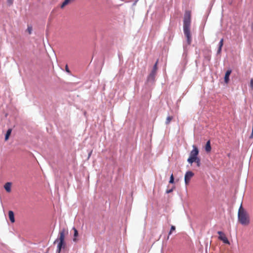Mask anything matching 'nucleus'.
Here are the masks:
<instances>
[{"mask_svg":"<svg viewBox=\"0 0 253 253\" xmlns=\"http://www.w3.org/2000/svg\"><path fill=\"white\" fill-rule=\"evenodd\" d=\"M191 15L189 11H186L185 13L183 23V32L186 38L187 44H190L192 42L190 33Z\"/></svg>","mask_w":253,"mask_h":253,"instance_id":"1","label":"nucleus"},{"mask_svg":"<svg viewBox=\"0 0 253 253\" xmlns=\"http://www.w3.org/2000/svg\"><path fill=\"white\" fill-rule=\"evenodd\" d=\"M238 219L243 225H248L250 223L249 215L247 212L241 206L238 211Z\"/></svg>","mask_w":253,"mask_h":253,"instance_id":"2","label":"nucleus"},{"mask_svg":"<svg viewBox=\"0 0 253 253\" xmlns=\"http://www.w3.org/2000/svg\"><path fill=\"white\" fill-rule=\"evenodd\" d=\"M68 230L67 229L64 228L61 229L59 232V235H58V238L54 241V244L56 243V242H65V236L67 235H68Z\"/></svg>","mask_w":253,"mask_h":253,"instance_id":"3","label":"nucleus"},{"mask_svg":"<svg viewBox=\"0 0 253 253\" xmlns=\"http://www.w3.org/2000/svg\"><path fill=\"white\" fill-rule=\"evenodd\" d=\"M157 70V64H155L153 66V68L148 77V81L150 82H153L154 81L156 72Z\"/></svg>","mask_w":253,"mask_h":253,"instance_id":"4","label":"nucleus"},{"mask_svg":"<svg viewBox=\"0 0 253 253\" xmlns=\"http://www.w3.org/2000/svg\"><path fill=\"white\" fill-rule=\"evenodd\" d=\"M194 173L191 171H187L184 177L185 184L187 185L189 184L191 178L193 176Z\"/></svg>","mask_w":253,"mask_h":253,"instance_id":"5","label":"nucleus"},{"mask_svg":"<svg viewBox=\"0 0 253 253\" xmlns=\"http://www.w3.org/2000/svg\"><path fill=\"white\" fill-rule=\"evenodd\" d=\"M57 243V248L56 250V253H60L62 249H64L66 247V243L65 242H56Z\"/></svg>","mask_w":253,"mask_h":253,"instance_id":"6","label":"nucleus"},{"mask_svg":"<svg viewBox=\"0 0 253 253\" xmlns=\"http://www.w3.org/2000/svg\"><path fill=\"white\" fill-rule=\"evenodd\" d=\"M217 233L219 235V239L220 240L222 241L224 243L229 244L228 239L223 233H222L221 231H218Z\"/></svg>","mask_w":253,"mask_h":253,"instance_id":"7","label":"nucleus"},{"mask_svg":"<svg viewBox=\"0 0 253 253\" xmlns=\"http://www.w3.org/2000/svg\"><path fill=\"white\" fill-rule=\"evenodd\" d=\"M198 153L199 151L198 148L195 146L194 145L193 149L190 153V157H197Z\"/></svg>","mask_w":253,"mask_h":253,"instance_id":"8","label":"nucleus"},{"mask_svg":"<svg viewBox=\"0 0 253 253\" xmlns=\"http://www.w3.org/2000/svg\"><path fill=\"white\" fill-rule=\"evenodd\" d=\"M231 73V70H228L226 71L225 77H224V81L227 84L229 80V76L230 75Z\"/></svg>","mask_w":253,"mask_h":253,"instance_id":"9","label":"nucleus"},{"mask_svg":"<svg viewBox=\"0 0 253 253\" xmlns=\"http://www.w3.org/2000/svg\"><path fill=\"white\" fill-rule=\"evenodd\" d=\"M8 216L10 221L12 223H14L15 222V218L14 212L12 211H8Z\"/></svg>","mask_w":253,"mask_h":253,"instance_id":"10","label":"nucleus"},{"mask_svg":"<svg viewBox=\"0 0 253 253\" xmlns=\"http://www.w3.org/2000/svg\"><path fill=\"white\" fill-rule=\"evenodd\" d=\"M11 182H7L4 185V188L5 190L7 192H10L11 191Z\"/></svg>","mask_w":253,"mask_h":253,"instance_id":"11","label":"nucleus"},{"mask_svg":"<svg viewBox=\"0 0 253 253\" xmlns=\"http://www.w3.org/2000/svg\"><path fill=\"white\" fill-rule=\"evenodd\" d=\"M73 230L74 231V238L73 240L74 242H76L78 240L77 238L78 236V231L75 227L73 228Z\"/></svg>","mask_w":253,"mask_h":253,"instance_id":"12","label":"nucleus"},{"mask_svg":"<svg viewBox=\"0 0 253 253\" xmlns=\"http://www.w3.org/2000/svg\"><path fill=\"white\" fill-rule=\"evenodd\" d=\"M74 0H65L61 5V8H63L66 5L73 2Z\"/></svg>","mask_w":253,"mask_h":253,"instance_id":"13","label":"nucleus"},{"mask_svg":"<svg viewBox=\"0 0 253 253\" xmlns=\"http://www.w3.org/2000/svg\"><path fill=\"white\" fill-rule=\"evenodd\" d=\"M205 150L208 152L211 151V144H210V141H208L207 142L206 146H205Z\"/></svg>","mask_w":253,"mask_h":253,"instance_id":"14","label":"nucleus"},{"mask_svg":"<svg viewBox=\"0 0 253 253\" xmlns=\"http://www.w3.org/2000/svg\"><path fill=\"white\" fill-rule=\"evenodd\" d=\"M198 158V157H189V158L187 160V161L189 163L192 164L194 162H195Z\"/></svg>","mask_w":253,"mask_h":253,"instance_id":"15","label":"nucleus"},{"mask_svg":"<svg viewBox=\"0 0 253 253\" xmlns=\"http://www.w3.org/2000/svg\"><path fill=\"white\" fill-rule=\"evenodd\" d=\"M12 130L11 129H8L6 132V133L5 134V140H7L9 138V137L11 133Z\"/></svg>","mask_w":253,"mask_h":253,"instance_id":"16","label":"nucleus"},{"mask_svg":"<svg viewBox=\"0 0 253 253\" xmlns=\"http://www.w3.org/2000/svg\"><path fill=\"white\" fill-rule=\"evenodd\" d=\"M223 40L221 39L219 43V48H218V49L217 51L218 53H219L220 52L221 47L223 45Z\"/></svg>","mask_w":253,"mask_h":253,"instance_id":"17","label":"nucleus"},{"mask_svg":"<svg viewBox=\"0 0 253 253\" xmlns=\"http://www.w3.org/2000/svg\"><path fill=\"white\" fill-rule=\"evenodd\" d=\"M172 119V117L168 116L167 118L166 121V124L167 125L169 124L170 122V121H171Z\"/></svg>","mask_w":253,"mask_h":253,"instance_id":"18","label":"nucleus"},{"mask_svg":"<svg viewBox=\"0 0 253 253\" xmlns=\"http://www.w3.org/2000/svg\"><path fill=\"white\" fill-rule=\"evenodd\" d=\"M174 182V177L173 174H172L170 177V180L169 181V183H173Z\"/></svg>","mask_w":253,"mask_h":253,"instance_id":"19","label":"nucleus"},{"mask_svg":"<svg viewBox=\"0 0 253 253\" xmlns=\"http://www.w3.org/2000/svg\"><path fill=\"white\" fill-rule=\"evenodd\" d=\"M27 31L28 32L29 34H31L32 31V26H28L27 28Z\"/></svg>","mask_w":253,"mask_h":253,"instance_id":"20","label":"nucleus"},{"mask_svg":"<svg viewBox=\"0 0 253 253\" xmlns=\"http://www.w3.org/2000/svg\"><path fill=\"white\" fill-rule=\"evenodd\" d=\"M175 226H173V225H172V226H171V228H170V231H169V235L171 234V233H172V232L173 231L175 230Z\"/></svg>","mask_w":253,"mask_h":253,"instance_id":"21","label":"nucleus"},{"mask_svg":"<svg viewBox=\"0 0 253 253\" xmlns=\"http://www.w3.org/2000/svg\"><path fill=\"white\" fill-rule=\"evenodd\" d=\"M250 87H251V89L253 90V79H251V80Z\"/></svg>","mask_w":253,"mask_h":253,"instance_id":"22","label":"nucleus"},{"mask_svg":"<svg viewBox=\"0 0 253 253\" xmlns=\"http://www.w3.org/2000/svg\"><path fill=\"white\" fill-rule=\"evenodd\" d=\"M65 68L66 71L67 73H70V70H69V68H68L67 64H65Z\"/></svg>","mask_w":253,"mask_h":253,"instance_id":"23","label":"nucleus"},{"mask_svg":"<svg viewBox=\"0 0 253 253\" xmlns=\"http://www.w3.org/2000/svg\"><path fill=\"white\" fill-rule=\"evenodd\" d=\"M195 162L197 163L198 166H200V161L199 158L197 159V161Z\"/></svg>","mask_w":253,"mask_h":253,"instance_id":"24","label":"nucleus"},{"mask_svg":"<svg viewBox=\"0 0 253 253\" xmlns=\"http://www.w3.org/2000/svg\"><path fill=\"white\" fill-rule=\"evenodd\" d=\"M7 2L9 5L12 4L13 1L12 0H7Z\"/></svg>","mask_w":253,"mask_h":253,"instance_id":"25","label":"nucleus"},{"mask_svg":"<svg viewBox=\"0 0 253 253\" xmlns=\"http://www.w3.org/2000/svg\"><path fill=\"white\" fill-rule=\"evenodd\" d=\"M172 190H173L172 189H169V190H168L167 191V193H169L171 192L172 191Z\"/></svg>","mask_w":253,"mask_h":253,"instance_id":"26","label":"nucleus"}]
</instances>
